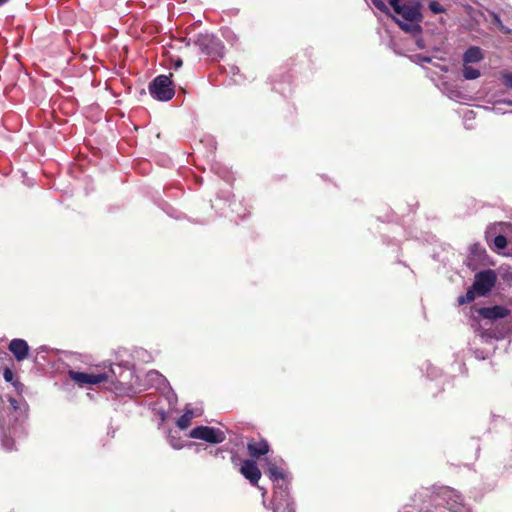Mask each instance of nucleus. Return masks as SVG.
Instances as JSON below:
<instances>
[{
	"label": "nucleus",
	"mask_w": 512,
	"mask_h": 512,
	"mask_svg": "<svg viewBox=\"0 0 512 512\" xmlns=\"http://www.w3.org/2000/svg\"><path fill=\"white\" fill-rule=\"evenodd\" d=\"M389 5L394 13L402 18L401 20L391 16L402 30L413 35L421 33L422 28L419 23L422 21V14L418 3H401V0H389Z\"/></svg>",
	"instance_id": "f257e3e1"
},
{
	"label": "nucleus",
	"mask_w": 512,
	"mask_h": 512,
	"mask_svg": "<svg viewBox=\"0 0 512 512\" xmlns=\"http://www.w3.org/2000/svg\"><path fill=\"white\" fill-rule=\"evenodd\" d=\"M150 94L159 101H168L173 98L175 92L169 76L159 75L149 86Z\"/></svg>",
	"instance_id": "f03ea898"
},
{
	"label": "nucleus",
	"mask_w": 512,
	"mask_h": 512,
	"mask_svg": "<svg viewBox=\"0 0 512 512\" xmlns=\"http://www.w3.org/2000/svg\"><path fill=\"white\" fill-rule=\"evenodd\" d=\"M112 373H114V371L110 368L107 372L103 373H85L69 370L68 375L79 387H84L86 385H96L109 380L111 378L110 374Z\"/></svg>",
	"instance_id": "7ed1b4c3"
},
{
	"label": "nucleus",
	"mask_w": 512,
	"mask_h": 512,
	"mask_svg": "<svg viewBox=\"0 0 512 512\" xmlns=\"http://www.w3.org/2000/svg\"><path fill=\"white\" fill-rule=\"evenodd\" d=\"M189 437L201 439L212 444H218L225 440V435L221 430L208 426L193 428L189 433Z\"/></svg>",
	"instance_id": "20e7f679"
},
{
	"label": "nucleus",
	"mask_w": 512,
	"mask_h": 512,
	"mask_svg": "<svg viewBox=\"0 0 512 512\" xmlns=\"http://www.w3.org/2000/svg\"><path fill=\"white\" fill-rule=\"evenodd\" d=\"M496 274L493 270H484L475 275L474 290L477 296H485L488 294L496 283Z\"/></svg>",
	"instance_id": "39448f33"
},
{
	"label": "nucleus",
	"mask_w": 512,
	"mask_h": 512,
	"mask_svg": "<svg viewBox=\"0 0 512 512\" xmlns=\"http://www.w3.org/2000/svg\"><path fill=\"white\" fill-rule=\"evenodd\" d=\"M195 44L209 55L220 56L223 53L224 47L221 42L210 34H199L195 39Z\"/></svg>",
	"instance_id": "423d86ee"
},
{
	"label": "nucleus",
	"mask_w": 512,
	"mask_h": 512,
	"mask_svg": "<svg viewBox=\"0 0 512 512\" xmlns=\"http://www.w3.org/2000/svg\"><path fill=\"white\" fill-rule=\"evenodd\" d=\"M437 497L438 504H446L453 512H457V507L462 505V496L450 488H443Z\"/></svg>",
	"instance_id": "0eeeda50"
},
{
	"label": "nucleus",
	"mask_w": 512,
	"mask_h": 512,
	"mask_svg": "<svg viewBox=\"0 0 512 512\" xmlns=\"http://www.w3.org/2000/svg\"><path fill=\"white\" fill-rule=\"evenodd\" d=\"M241 474L254 486H258L261 471L254 460H244L240 468Z\"/></svg>",
	"instance_id": "6e6552de"
},
{
	"label": "nucleus",
	"mask_w": 512,
	"mask_h": 512,
	"mask_svg": "<svg viewBox=\"0 0 512 512\" xmlns=\"http://www.w3.org/2000/svg\"><path fill=\"white\" fill-rule=\"evenodd\" d=\"M477 313L485 319L494 321L507 317L510 311L504 306L495 305L492 307L479 308L477 309Z\"/></svg>",
	"instance_id": "1a4fd4ad"
},
{
	"label": "nucleus",
	"mask_w": 512,
	"mask_h": 512,
	"mask_svg": "<svg viewBox=\"0 0 512 512\" xmlns=\"http://www.w3.org/2000/svg\"><path fill=\"white\" fill-rule=\"evenodd\" d=\"M8 349L18 362H21L28 357L29 346L23 339H13L9 343Z\"/></svg>",
	"instance_id": "9d476101"
},
{
	"label": "nucleus",
	"mask_w": 512,
	"mask_h": 512,
	"mask_svg": "<svg viewBox=\"0 0 512 512\" xmlns=\"http://www.w3.org/2000/svg\"><path fill=\"white\" fill-rule=\"evenodd\" d=\"M249 455L253 458H259L265 455L269 451V445L266 441H254L251 440L247 444Z\"/></svg>",
	"instance_id": "9b49d317"
},
{
	"label": "nucleus",
	"mask_w": 512,
	"mask_h": 512,
	"mask_svg": "<svg viewBox=\"0 0 512 512\" xmlns=\"http://www.w3.org/2000/svg\"><path fill=\"white\" fill-rule=\"evenodd\" d=\"M483 59L482 51L479 47L473 46L467 49L464 53V64L477 63Z\"/></svg>",
	"instance_id": "f8f14e48"
},
{
	"label": "nucleus",
	"mask_w": 512,
	"mask_h": 512,
	"mask_svg": "<svg viewBox=\"0 0 512 512\" xmlns=\"http://www.w3.org/2000/svg\"><path fill=\"white\" fill-rule=\"evenodd\" d=\"M266 466H267V471L269 473L271 480L275 481L278 479H283V477H284L283 470L277 466L276 462L267 459Z\"/></svg>",
	"instance_id": "ddd939ff"
},
{
	"label": "nucleus",
	"mask_w": 512,
	"mask_h": 512,
	"mask_svg": "<svg viewBox=\"0 0 512 512\" xmlns=\"http://www.w3.org/2000/svg\"><path fill=\"white\" fill-rule=\"evenodd\" d=\"M146 380L150 385L157 388H160L166 384V379L163 377V375L153 370L146 374Z\"/></svg>",
	"instance_id": "4468645a"
},
{
	"label": "nucleus",
	"mask_w": 512,
	"mask_h": 512,
	"mask_svg": "<svg viewBox=\"0 0 512 512\" xmlns=\"http://www.w3.org/2000/svg\"><path fill=\"white\" fill-rule=\"evenodd\" d=\"M194 416L195 414L192 409H186L184 414L177 420V426L182 430L188 428Z\"/></svg>",
	"instance_id": "2eb2a0df"
},
{
	"label": "nucleus",
	"mask_w": 512,
	"mask_h": 512,
	"mask_svg": "<svg viewBox=\"0 0 512 512\" xmlns=\"http://www.w3.org/2000/svg\"><path fill=\"white\" fill-rule=\"evenodd\" d=\"M463 76L467 80H474L480 77V71L474 67L464 64Z\"/></svg>",
	"instance_id": "dca6fc26"
},
{
	"label": "nucleus",
	"mask_w": 512,
	"mask_h": 512,
	"mask_svg": "<svg viewBox=\"0 0 512 512\" xmlns=\"http://www.w3.org/2000/svg\"><path fill=\"white\" fill-rule=\"evenodd\" d=\"M477 296L476 290H474V286L466 292L465 296H461L458 298L459 304H465L473 301L475 297Z\"/></svg>",
	"instance_id": "f3484780"
},
{
	"label": "nucleus",
	"mask_w": 512,
	"mask_h": 512,
	"mask_svg": "<svg viewBox=\"0 0 512 512\" xmlns=\"http://www.w3.org/2000/svg\"><path fill=\"white\" fill-rule=\"evenodd\" d=\"M507 245V240L503 235H498L494 239L495 249L500 251L503 250Z\"/></svg>",
	"instance_id": "a211bd4d"
},
{
	"label": "nucleus",
	"mask_w": 512,
	"mask_h": 512,
	"mask_svg": "<svg viewBox=\"0 0 512 512\" xmlns=\"http://www.w3.org/2000/svg\"><path fill=\"white\" fill-rule=\"evenodd\" d=\"M371 2L381 12H383V13L389 15V16H392L390 14V10H389L388 6L382 0H371Z\"/></svg>",
	"instance_id": "6ab92c4d"
},
{
	"label": "nucleus",
	"mask_w": 512,
	"mask_h": 512,
	"mask_svg": "<svg viewBox=\"0 0 512 512\" xmlns=\"http://www.w3.org/2000/svg\"><path fill=\"white\" fill-rule=\"evenodd\" d=\"M168 441L170 443V445L174 448V449H181L183 448L184 444L183 442L181 441L180 438H176L174 437L172 434H170L168 436Z\"/></svg>",
	"instance_id": "aec40b11"
},
{
	"label": "nucleus",
	"mask_w": 512,
	"mask_h": 512,
	"mask_svg": "<svg viewBox=\"0 0 512 512\" xmlns=\"http://www.w3.org/2000/svg\"><path fill=\"white\" fill-rule=\"evenodd\" d=\"M501 79H502L503 84L506 87L512 89V72H507V71L503 72L501 74Z\"/></svg>",
	"instance_id": "412c9836"
},
{
	"label": "nucleus",
	"mask_w": 512,
	"mask_h": 512,
	"mask_svg": "<svg viewBox=\"0 0 512 512\" xmlns=\"http://www.w3.org/2000/svg\"><path fill=\"white\" fill-rule=\"evenodd\" d=\"M429 8L435 14L444 12V8L442 7V5L436 1L431 2L429 4Z\"/></svg>",
	"instance_id": "4be33fe9"
},
{
	"label": "nucleus",
	"mask_w": 512,
	"mask_h": 512,
	"mask_svg": "<svg viewBox=\"0 0 512 512\" xmlns=\"http://www.w3.org/2000/svg\"><path fill=\"white\" fill-rule=\"evenodd\" d=\"M3 376L7 382H11L13 380V372L8 368L4 370Z\"/></svg>",
	"instance_id": "5701e85b"
},
{
	"label": "nucleus",
	"mask_w": 512,
	"mask_h": 512,
	"mask_svg": "<svg viewBox=\"0 0 512 512\" xmlns=\"http://www.w3.org/2000/svg\"><path fill=\"white\" fill-rule=\"evenodd\" d=\"M494 22L498 25V27H499L502 31H504V32H507V31H508V30L504 27V25L502 24V22H501V20H500L499 16L494 15Z\"/></svg>",
	"instance_id": "b1692460"
},
{
	"label": "nucleus",
	"mask_w": 512,
	"mask_h": 512,
	"mask_svg": "<svg viewBox=\"0 0 512 512\" xmlns=\"http://www.w3.org/2000/svg\"><path fill=\"white\" fill-rule=\"evenodd\" d=\"M2 443L7 450H11L13 448L12 441H10L9 439H3Z\"/></svg>",
	"instance_id": "393cba45"
},
{
	"label": "nucleus",
	"mask_w": 512,
	"mask_h": 512,
	"mask_svg": "<svg viewBox=\"0 0 512 512\" xmlns=\"http://www.w3.org/2000/svg\"><path fill=\"white\" fill-rule=\"evenodd\" d=\"M10 403L14 409L18 408V402L15 399H10Z\"/></svg>",
	"instance_id": "a878e982"
},
{
	"label": "nucleus",
	"mask_w": 512,
	"mask_h": 512,
	"mask_svg": "<svg viewBox=\"0 0 512 512\" xmlns=\"http://www.w3.org/2000/svg\"><path fill=\"white\" fill-rule=\"evenodd\" d=\"M10 0H0V7L9 2Z\"/></svg>",
	"instance_id": "bb28decb"
},
{
	"label": "nucleus",
	"mask_w": 512,
	"mask_h": 512,
	"mask_svg": "<svg viewBox=\"0 0 512 512\" xmlns=\"http://www.w3.org/2000/svg\"><path fill=\"white\" fill-rule=\"evenodd\" d=\"M181 64H182V62L180 60L176 62V66H178V67L181 66Z\"/></svg>",
	"instance_id": "cd10ccee"
},
{
	"label": "nucleus",
	"mask_w": 512,
	"mask_h": 512,
	"mask_svg": "<svg viewBox=\"0 0 512 512\" xmlns=\"http://www.w3.org/2000/svg\"><path fill=\"white\" fill-rule=\"evenodd\" d=\"M423 61H425V62H430V58H426V57H425V58H423Z\"/></svg>",
	"instance_id": "c85d7f7f"
}]
</instances>
